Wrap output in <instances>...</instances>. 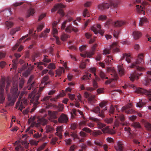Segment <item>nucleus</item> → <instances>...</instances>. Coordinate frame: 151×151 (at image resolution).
Returning <instances> with one entry per match:
<instances>
[{"label":"nucleus","mask_w":151,"mask_h":151,"mask_svg":"<svg viewBox=\"0 0 151 151\" xmlns=\"http://www.w3.org/2000/svg\"><path fill=\"white\" fill-rule=\"evenodd\" d=\"M35 83L33 82L32 83L30 84V85L27 87V88L28 91L31 89L32 90V92L29 95L28 97L30 98V102L33 103L34 104L37 105L39 103L38 101L39 98L41 96V93L44 88V86L40 87L37 93V89L35 88Z\"/></svg>","instance_id":"f257e3e1"},{"label":"nucleus","mask_w":151,"mask_h":151,"mask_svg":"<svg viewBox=\"0 0 151 151\" xmlns=\"http://www.w3.org/2000/svg\"><path fill=\"white\" fill-rule=\"evenodd\" d=\"M11 90V94L8 95V102L6 105L9 106H13L18 98L19 93L18 92V85L16 82L13 84Z\"/></svg>","instance_id":"f03ea898"},{"label":"nucleus","mask_w":151,"mask_h":151,"mask_svg":"<svg viewBox=\"0 0 151 151\" xmlns=\"http://www.w3.org/2000/svg\"><path fill=\"white\" fill-rule=\"evenodd\" d=\"M27 90L26 88L23 91H22L20 94L18 101L17 102L15 107L17 108L19 106V110H20L21 111L22 109L25 107V106L27 104V100L25 99H22V98L23 95H27Z\"/></svg>","instance_id":"7ed1b4c3"},{"label":"nucleus","mask_w":151,"mask_h":151,"mask_svg":"<svg viewBox=\"0 0 151 151\" xmlns=\"http://www.w3.org/2000/svg\"><path fill=\"white\" fill-rule=\"evenodd\" d=\"M48 120L45 119L44 118H36L35 116H33L30 118L28 120V122L31 123L30 127H33L34 126H37L38 124L40 123L44 125L47 124Z\"/></svg>","instance_id":"20e7f679"},{"label":"nucleus","mask_w":151,"mask_h":151,"mask_svg":"<svg viewBox=\"0 0 151 151\" xmlns=\"http://www.w3.org/2000/svg\"><path fill=\"white\" fill-rule=\"evenodd\" d=\"M143 55L142 54H140L138 55L137 59L135 62L132 63L130 67L131 68L136 69L137 70L142 71L145 70V68L142 67H139L138 65L139 63L142 64L143 62Z\"/></svg>","instance_id":"39448f33"},{"label":"nucleus","mask_w":151,"mask_h":151,"mask_svg":"<svg viewBox=\"0 0 151 151\" xmlns=\"http://www.w3.org/2000/svg\"><path fill=\"white\" fill-rule=\"evenodd\" d=\"M5 85V79L2 78L0 82V103L1 104L4 103L5 98L4 92V88Z\"/></svg>","instance_id":"423d86ee"},{"label":"nucleus","mask_w":151,"mask_h":151,"mask_svg":"<svg viewBox=\"0 0 151 151\" xmlns=\"http://www.w3.org/2000/svg\"><path fill=\"white\" fill-rule=\"evenodd\" d=\"M134 89L135 91V92L139 93L144 94L147 96L149 100L151 101V89L147 91L141 88L134 86Z\"/></svg>","instance_id":"0eeeda50"},{"label":"nucleus","mask_w":151,"mask_h":151,"mask_svg":"<svg viewBox=\"0 0 151 151\" xmlns=\"http://www.w3.org/2000/svg\"><path fill=\"white\" fill-rule=\"evenodd\" d=\"M105 125L104 124L101 123H99L98 125V127L99 129H101L104 133L110 134H113L115 133V131L112 129H110L109 127H105Z\"/></svg>","instance_id":"6e6552de"},{"label":"nucleus","mask_w":151,"mask_h":151,"mask_svg":"<svg viewBox=\"0 0 151 151\" xmlns=\"http://www.w3.org/2000/svg\"><path fill=\"white\" fill-rule=\"evenodd\" d=\"M119 46L118 43L116 42H115L113 43L110 47V49H106L103 51V54L106 55L109 54L111 52V50H112L113 52H118L119 51V49L118 48Z\"/></svg>","instance_id":"1a4fd4ad"},{"label":"nucleus","mask_w":151,"mask_h":151,"mask_svg":"<svg viewBox=\"0 0 151 151\" xmlns=\"http://www.w3.org/2000/svg\"><path fill=\"white\" fill-rule=\"evenodd\" d=\"M65 7V6L63 4L60 3L57 4V5H55L54 7L51 9V11L52 12H53L59 9L58 13L60 14L62 17L63 16L64 14L63 10L61 8H64Z\"/></svg>","instance_id":"9d476101"},{"label":"nucleus","mask_w":151,"mask_h":151,"mask_svg":"<svg viewBox=\"0 0 151 151\" xmlns=\"http://www.w3.org/2000/svg\"><path fill=\"white\" fill-rule=\"evenodd\" d=\"M106 109V107H105L101 111L99 107L98 106H97L93 109H92V111L94 113L97 114L98 116L103 118L105 117L104 113Z\"/></svg>","instance_id":"9b49d317"},{"label":"nucleus","mask_w":151,"mask_h":151,"mask_svg":"<svg viewBox=\"0 0 151 151\" xmlns=\"http://www.w3.org/2000/svg\"><path fill=\"white\" fill-rule=\"evenodd\" d=\"M132 105L131 104H129L126 106L123 107L122 108V111H125L126 113L127 114H134L135 111L133 109L132 107Z\"/></svg>","instance_id":"f8f14e48"},{"label":"nucleus","mask_w":151,"mask_h":151,"mask_svg":"<svg viewBox=\"0 0 151 151\" xmlns=\"http://www.w3.org/2000/svg\"><path fill=\"white\" fill-rule=\"evenodd\" d=\"M85 96L86 98L88 97V102L90 104L92 105L94 103L96 99H95V96L94 95L90 96V94L87 92H85L84 93Z\"/></svg>","instance_id":"ddd939ff"},{"label":"nucleus","mask_w":151,"mask_h":151,"mask_svg":"<svg viewBox=\"0 0 151 151\" xmlns=\"http://www.w3.org/2000/svg\"><path fill=\"white\" fill-rule=\"evenodd\" d=\"M96 27L98 29H97L96 27H92L91 28V30L94 32L95 34L98 33V30L99 31V33L101 35H103L104 32V30L101 29V26L100 24H98L96 25Z\"/></svg>","instance_id":"4468645a"},{"label":"nucleus","mask_w":151,"mask_h":151,"mask_svg":"<svg viewBox=\"0 0 151 151\" xmlns=\"http://www.w3.org/2000/svg\"><path fill=\"white\" fill-rule=\"evenodd\" d=\"M143 84L145 86L148 85L151 83V71L147 72L146 77L143 81Z\"/></svg>","instance_id":"2eb2a0df"},{"label":"nucleus","mask_w":151,"mask_h":151,"mask_svg":"<svg viewBox=\"0 0 151 151\" xmlns=\"http://www.w3.org/2000/svg\"><path fill=\"white\" fill-rule=\"evenodd\" d=\"M58 121L59 123H67L68 121V119L66 115L62 113L58 118Z\"/></svg>","instance_id":"dca6fc26"},{"label":"nucleus","mask_w":151,"mask_h":151,"mask_svg":"<svg viewBox=\"0 0 151 151\" xmlns=\"http://www.w3.org/2000/svg\"><path fill=\"white\" fill-rule=\"evenodd\" d=\"M58 112L57 111H52L49 110L48 112V115L49 116L48 119L50 120H51L52 119H56L57 117V115Z\"/></svg>","instance_id":"f3484780"},{"label":"nucleus","mask_w":151,"mask_h":151,"mask_svg":"<svg viewBox=\"0 0 151 151\" xmlns=\"http://www.w3.org/2000/svg\"><path fill=\"white\" fill-rule=\"evenodd\" d=\"M142 74V73H139L137 72H135L131 74L129 77L131 81H134L135 80H137L139 79V76Z\"/></svg>","instance_id":"a211bd4d"},{"label":"nucleus","mask_w":151,"mask_h":151,"mask_svg":"<svg viewBox=\"0 0 151 151\" xmlns=\"http://www.w3.org/2000/svg\"><path fill=\"white\" fill-rule=\"evenodd\" d=\"M72 31H73L75 32H77L78 31V29L75 27L71 25L70 24L67 26L65 29V31L67 32L70 33Z\"/></svg>","instance_id":"6ab92c4d"},{"label":"nucleus","mask_w":151,"mask_h":151,"mask_svg":"<svg viewBox=\"0 0 151 151\" xmlns=\"http://www.w3.org/2000/svg\"><path fill=\"white\" fill-rule=\"evenodd\" d=\"M110 5L109 3H104L99 4L98 7L99 10L102 11L109 9Z\"/></svg>","instance_id":"aec40b11"},{"label":"nucleus","mask_w":151,"mask_h":151,"mask_svg":"<svg viewBox=\"0 0 151 151\" xmlns=\"http://www.w3.org/2000/svg\"><path fill=\"white\" fill-rule=\"evenodd\" d=\"M97 45L96 44H94L92 47L91 50L88 52H87V56L88 58H91L92 56L94 54Z\"/></svg>","instance_id":"412c9836"},{"label":"nucleus","mask_w":151,"mask_h":151,"mask_svg":"<svg viewBox=\"0 0 151 151\" xmlns=\"http://www.w3.org/2000/svg\"><path fill=\"white\" fill-rule=\"evenodd\" d=\"M55 90H51L48 93L49 96L45 97L42 99L41 100V101L48 102L49 101L51 97V95L55 93Z\"/></svg>","instance_id":"4be33fe9"},{"label":"nucleus","mask_w":151,"mask_h":151,"mask_svg":"<svg viewBox=\"0 0 151 151\" xmlns=\"http://www.w3.org/2000/svg\"><path fill=\"white\" fill-rule=\"evenodd\" d=\"M132 57L130 54H125L123 55V56L122 57L121 59V60H124L125 58V61H126L128 63H130L131 62V58Z\"/></svg>","instance_id":"5701e85b"},{"label":"nucleus","mask_w":151,"mask_h":151,"mask_svg":"<svg viewBox=\"0 0 151 151\" xmlns=\"http://www.w3.org/2000/svg\"><path fill=\"white\" fill-rule=\"evenodd\" d=\"M14 56L17 59L12 60V68L13 69H16L17 68V65L18 63V60L17 59L19 58L21 55L20 54L16 53L14 54Z\"/></svg>","instance_id":"b1692460"},{"label":"nucleus","mask_w":151,"mask_h":151,"mask_svg":"<svg viewBox=\"0 0 151 151\" xmlns=\"http://www.w3.org/2000/svg\"><path fill=\"white\" fill-rule=\"evenodd\" d=\"M126 22L123 21H116L114 23V26L116 27H120L126 24Z\"/></svg>","instance_id":"393cba45"},{"label":"nucleus","mask_w":151,"mask_h":151,"mask_svg":"<svg viewBox=\"0 0 151 151\" xmlns=\"http://www.w3.org/2000/svg\"><path fill=\"white\" fill-rule=\"evenodd\" d=\"M132 35L134 39L137 40L141 37L142 34L139 32L134 31L133 32Z\"/></svg>","instance_id":"a878e982"},{"label":"nucleus","mask_w":151,"mask_h":151,"mask_svg":"<svg viewBox=\"0 0 151 151\" xmlns=\"http://www.w3.org/2000/svg\"><path fill=\"white\" fill-rule=\"evenodd\" d=\"M123 145L122 142L119 141L117 143V146L115 147V149L117 151H122Z\"/></svg>","instance_id":"bb28decb"},{"label":"nucleus","mask_w":151,"mask_h":151,"mask_svg":"<svg viewBox=\"0 0 151 151\" xmlns=\"http://www.w3.org/2000/svg\"><path fill=\"white\" fill-rule=\"evenodd\" d=\"M65 71V69L63 67H60L56 71V72L57 74V75L55 76H60L63 72H64Z\"/></svg>","instance_id":"cd10ccee"},{"label":"nucleus","mask_w":151,"mask_h":151,"mask_svg":"<svg viewBox=\"0 0 151 151\" xmlns=\"http://www.w3.org/2000/svg\"><path fill=\"white\" fill-rule=\"evenodd\" d=\"M77 97L78 99H76L75 100L76 101H75V106L76 107H79V102L81 101V95L80 94H79L78 95Z\"/></svg>","instance_id":"c85d7f7f"},{"label":"nucleus","mask_w":151,"mask_h":151,"mask_svg":"<svg viewBox=\"0 0 151 151\" xmlns=\"http://www.w3.org/2000/svg\"><path fill=\"white\" fill-rule=\"evenodd\" d=\"M114 78L106 81L105 83L106 84H110L113 80H116L118 79L117 75L115 73H114Z\"/></svg>","instance_id":"c756f323"},{"label":"nucleus","mask_w":151,"mask_h":151,"mask_svg":"<svg viewBox=\"0 0 151 151\" xmlns=\"http://www.w3.org/2000/svg\"><path fill=\"white\" fill-rule=\"evenodd\" d=\"M110 59L113 60L111 55H108L107 56V58L104 60L105 62L108 65H110L111 64V61Z\"/></svg>","instance_id":"7c9ffc66"},{"label":"nucleus","mask_w":151,"mask_h":151,"mask_svg":"<svg viewBox=\"0 0 151 151\" xmlns=\"http://www.w3.org/2000/svg\"><path fill=\"white\" fill-rule=\"evenodd\" d=\"M118 70L120 76L123 75L124 74V70L123 67L121 65L118 66Z\"/></svg>","instance_id":"2f4dec72"},{"label":"nucleus","mask_w":151,"mask_h":151,"mask_svg":"<svg viewBox=\"0 0 151 151\" xmlns=\"http://www.w3.org/2000/svg\"><path fill=\"white\" fill-rule=\"evenodd\" d=\"M102 134L101 132L99 130L97 131H92V132L91 133H90L93 136L96 137L97 136L99 135H100Z\"/></svg>","instance_id":"473e14b6"},{"label":"nucleus","mask_w":151,"mask_h":151,"mask_svg":"<svg viewBox=\"0 0 151 151\" xmlns=\"http://www.w3.org/2000/svg\"><path fill=\"white\" fill-rule=\"evenodd\" d=\"M35 13L34 10L33 9L30 8L27 11V17H28L32 15Z\"/></svg>","instance_id":"72a5a7b5"},{"label":"nucleus","mask_w":151,"mask_h":151,"mask_svg":"<svg viewBox=\"0 0 151 151\" xmlns=\"http://www.w3.org/2000/svg\"><path fill=\"white\" fill-rule=\"evenodd\" d=\"M139 5H137L136 7L137 9V11L139 13H142V14L143 15H145V12L143 11L142 10L143 8L141 6H140V8H139Z\"/></svg>","instance_id":"f704fd0d"},{"label":"nucleus","mask_w":151,"mask_h":151,"mask_svg":"<svg viewBox=\"0 0 151 151\" xmlns=\"http://www.w3.org/2000/svg\"><path fill=\"white\" fill-rule=\"evenodd\" d=\"M147 21V20L146 18L145 17H142L140 19L139 25L140 26H142L144 22H146Z\"/></svg>","instance_id":"c9c22d12"},{"label":"nucleus","mask_w":151,"mask_h":151,"mask_svg":"<svg viewBox=\"0 0 151 151\" xmlns=\"http://www.w3.org/2000/svg\"><path fill=\"white\" fill-rule=\"evenodd\" d=\"M91 74L89 73H87L84 75L82 79L83 80H88L91 77Z\"/></svg>","instance_id":"e433bc0d"},{"label":"nucleus","mask_w":151,"mask_h":151,"mask_svg":"<svg viewBox=\"0 0 151 151\" xmlns=\"http://www.w3.org/2000/svg\"><path fill=\"white\" fill-rule=\"evenodd\" d=\"M27 68V65L26 64L24 65L21 68L19 69L18 70L19 73H21L23 71H25Z\"/></svg>","instance_id":"4c0bfd02"},{"label":"nucleus","mask_w":151,"mask_h":151,"mask_svg":"<svg viewBox=\"0 0 151 151\" xmlns=\"http://www.w3.org/2000/svg\"><path fill=\"white\" fill-rule=\"evenodd\" d=\"M42 55L41 53L40 52H37L36 53L34 56L32 58V60L33 61H34L36 58L37 57L40 56Z\"/></svg>","instance_id":"58836bf2"},{"label":"nucleus","mask_w":151,"mask_h":151,"mask_svg":"<svg viewBox=\"0 0 151 151\" xmlns=\"http://www.w3.org/2000/svg\"><path fill=\"white\" fill-rule=\"evenodd\" d=\"M34 76L33 75H31L30 76V77L29 78V79L28 81L27 82V84L28 86H27L26 87V88H27V87L28 86L30 85V84H31L32 83L34 82L35 83V82L34 81L33 82L31 83V82L32 81V80H33V79L34 78ZM27 90L28 89L27 88Z\"/></svg>","instance_id":"ea45409f"},{"label":"nucleus","mask_w":151,"mask_h":151,"mask_svg":"<svg viewBox=\"0 0 151 151\" xmlns=\"http://www.w3.org/2000/svg\"><path fill=\"white\" fill-rule=\"evenodd\" d=\"M132 126L135 128H139L141 127L140 124L138 122H134L132 124Z\"/></svg>","instance_id":"a19ab883"},{"label":"nucleus","mask_w":151,"mask_h":151,"mask_svg":"<svg viewBox=\"0 0 151 151\" xmlns=\"http://www.w3.org/2000/svg\"><path fill=\"white\" fill-rule=\"evenodd\" d=\"M48 57L47 55H44V56L43 59L42 60V61L45 63H49L51 62V60L48 59Z\"/></svg>","instance_id":"79ce46f5"},{"label":"nucleus","mask_w":151,"mask_h":151,"mask_svg":"<svg viewBox=\"0 0 151 151\" xmlns=\"http://www.w3.org/2000/svg\"><path fill=\"white\" fill-rule=\"evenodd\" d=\"M46 132L47 133H48L49 132H51L52 131V128L50 125H48L46 126Z\"/></svg>","instance_id":"37998d69"},{"label":"nucleus","mask_w":151,"mask_h":151,"mask_svg":"<svg viewBox=\"0 0 151 151\" xmlns=\"http://www.w3.org/2000/svg\"><path fill=\"white\" fill-rule=\"evenodd\" d=\"M145 103L143 102L142 101H139V102L137 103L136 106L137 107L141 108L143 107L145 105Z\"/></svg>","instance_id":"c03bdc74"},{"label":"nucleus","mask_w":151,"mask_h":151,"mask_svg":"<svg viewBox=\"0 0 151 151\" xmlns=\"http://www.w3.org/2000/svg\"><path fill=\"white\" fill-rule=\"evenodd\" d=\"M69 37L68 35L65 34H63L61 36V39L63 41H66L68 38Z\"/></svg>","instance_id":"a18cd8bd"},{"label":"nucleus","mask_w":151,"mask_h":151,"mask_svg":"<svg viewBox=\"0 0 151 151\" xmlns=\"http://www.w3.org/2000/svg\"><path fill=\"white\" fill-rule=\"evenodd\" d=\"M5 25L6 26V27H8L7 29H8L9 28H10L12 27L13 25V23L11 22H9L6 21L5 22Z\"/></svg>","instance_id":"49530a36"},{"label":"nucleus","mask_w":151,"mask_h":151,"mask_svg":"<svg viewBox=\"0 0 151 151\" xmlns=\"http://www.w3.org/2000/svg\"><path fill=\"white\" fill-rule=\"evenodd\" d=\"M20 30V27H18L16 29H12L10 32L11 35H13L16 32Z\"/></svg>","instance_id":"de8ad7c7"},{"label":"nucleus","mask_w":151,"mask_h":151,"mask_svg":"<svg viewBox=\"0 0 151 151\" xmlns=\"http://www.w3.org/2000/svg\"><path fill=\"white\" fill-rule=\"evenodd\" d=\"M117 115H118L117 114ZM115 117H118L119 119L122 122H123L124 120V117L123 115L122 114L119 116H115Z\"/></svg>","instance_id":"09e8293b"},{"label":"nucleus","mask_w":151,"mask_h":151,"mask_svg":"<svg viewBox=\"0 0 151 151\" xmlns=\"http://www.w3.org/2000/svg\"><path fill=\"white\" fill-rule=\"evenodd\" d=\"M145 127L147 130L151 131V124L147 122L145 124Z\"/></svg>","instance_id":"8fccbe9b"},{"label":"nucleus","mask_w":151,"mask_h":151,"mask_svg":"<svg viewBox=\"0 0 151 151\" xmlns=\"http://www.w3.org/2000/svg\"><path fill=\"white\" fill-rule=\"evenodd\" d=\"M105 122L108 124H111L112 123L113 121V118H107L104 120Z\"/></svg>","instance_id":"3c124183"},{"label":"nucleus","mask_w":151,"mask_h":151,"mask_svg":"<svg viewBox=\"0 0 151 151\" xmlns=\"http://www.w3.org/2000/svg\"><path fill=\"white\" fill-rule=\"evenodd\" d=\"M44 27V24H41L39 25L37 28V31L38 32L41 31Z\"/></svg>","instance_id":"603ef678"},{"label":"nucleus","mask_w":151,"mask_h":151,"mask_svg":"<svg viewBox=\"0 0 151 151\" xmlns=\"http://www.w3.org/2000/svg\"><path fill=\"white\" fill-rule=\"evenodd\" d=\"M114 108L113 106H111L110 107V108L109 111V115H111V114H112L114 113Z\"/></svg>","instance_id":"864d4df0"},{"label":"nucleus","mask_w":151,"mask_h":151,"mask_svg":"<svg viewBox=\"0 0 151 151\" xmlns=\"http://www.w3.org/2000/svg\"><path fill=\"white\" fill-rule=\"evenodd\" d=\"M114 22L111 19L109 20L107 22H106V25H109L110 24H111L114 26Z\"/></svg>","instance_id":"5fc2aeb1"},{"label":"nucleus","mask_w":151,"mask_h":151,"mask_svg":"<svg viewBox=\"0 0 151 151\" xmlns=\"http://www.w3.org/2000/svg\"><path fill=\"white\" fill-rule=\"evenodd\" d=\"M83 16L84 17L87 16L88 17L89 16V14L88 10L86 9H85L83 12Z\"/></svg>","instance_id":"6e6d98bb"},{"label":"nucleus","mask_w":151,"mask_h":151,"mask_svg":"<svg viewBox=\"0 0 151 151\" xmlns=\"http://www.w3.org/2000/svg\"><path fill=\"white\" fill-rule=\"evenodd\" d=\"M82 130L88 133H91L92 132V130L89 128L87 127H84L83 129Z\"/></svg>","instance_id":"4d7b16f0"},{"label":"nucleus","mask_w":151,"mask_h":151,"mask_svg":"<svg viewBox=\"0 0 151 151\" xmlns=\"http://www.w3.org/2000/svg\"><path fill=\"white\" fill-rule=\"evenodd\" d=\"M119 33L120 31H114L113 32L114 37L116 38H117Z\"/></svg>","instance_id":"13d9d810"},{"label":"nucleus","mask_w":151,"mask_h":151,"mask_svg":"<svg viewBox=\"0 0 151 151\" xmlns=\"http://www.w3.org/2000/svg\"><path fill=\"white\" fill-rule=\"evenodd\" d=\"M94 143L95 145L99 146L101 147L102 146V142L98 140H95L94 141Z\"/></svg>","instance_id":"bf43d9fd"},{"label":"nucleus","mask_w":151,"mask_h":151,"mask_svg":"<svg viewBox=\"0 0 151 151\" xmlns=\"http://www.w3.org/2000/svg\"><path fill=\"white\" fill-rule=\"evenodd\" d=\"M87 125V124L85 121H82L79 124V126L80 127L86 126Z\"/></svg>","instance_id":"052dcab7"},{"label":"nucleus","mask_w":151,"mask_h":151,"mask_svg":"<svg viewBox=\"0 0 151 151\" xmlns=\"http://www.w3.org/2000/svg\"><path fill=\"white\" fill-rule=\"evenodd\" d=\"M47 68L49 69H54L55 68V65L53 63H50L48 66Z\"/></svg>","instance_id":"680f3d73"},{"label":"nucleus","mask_w":151,"mask_h":151,"mask_svg":"<svg viewBox=\"0 0 151 151\" xmlns=\"http://www.w3.org/2000/svg\"><path fill=\"white\" fill-rule=\"evenodd\" d=\"M30 72L27 69L25 72L23 73V75L25 77H27L29 74Z\"/></svg>","instance_id":"e2e57ef3"},{"label":"nucleus","mask_w":151,"mask_h":151,"mask_svg":"<svg viewBox=\"0 0 151 151\" xmlns=\"http://www.w3.org/2000/svg\"><path fill=\"white\" fill-rule=\"evenodd\" d=\"M41 134H39V132H37V133L33 135V137L36 138H37L40 137L42 136Z\"/></svg>","instance_id":"0e129e2a"},{"label":"nucleus","mask_w":151,"mask_h":151,"mask_svg":"<svg viewBox=\"0 0 151 151\" xmlns=\"http://www.w3.org/2000/svg\"><path fill=\"white\" fill-rule=\"evenodd\" d=\"M38 142V141L32 140L30 141V143L32 145H37Z\"/></svg>","instance_id":"69168bd1"},{"label":"nucleus","mask_w":151,"mask_h":151,"mask_svg":"<svg viewBox=\"0 0 151 151\" xmlns=\"http://www.w3.org/2000/svg\"><path fill=\"white\" fill-rule=\"evenodd\" d=\"M106 17L105 15H101L99 17V19L101 20H103L106 19Z\"/></svg>","instance_id":"338daca9"},{"label":"nucleus","mask_w":151,"mask_h":151,"mask_svg":"<svg viewBox=\"0 0 151 151\" xmlns=\"http://www.w3.org/2000/svg\"><path fill=\"white\" fill-rule=\"evenodd\" d=\"M86 65L85 63V62H83L80 64L79 67L81 68L84 69L86 67Z\"/></svg>","instance_id":"774afa93"}]
</instances>
